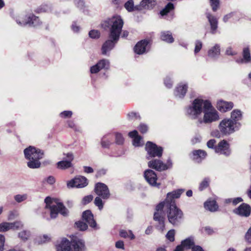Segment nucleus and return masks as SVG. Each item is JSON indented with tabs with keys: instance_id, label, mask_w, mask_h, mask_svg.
Wrapping results in <instances>:
<instances>
[{
	"instance_id": "obj_1",
	"label": "nucleus",
	"mask_w": 251,
	"mask_h": 251,
	"mask_svg": "<svg viewBox=\"0 0 251 251\" xmlns=\"http://www.w3.org/2000/svg\"><path fill=\"white\" fill-rule=\"evenodd\" d=\"M184 191V189H180L168 193L166 200L156 206L153 219L158 222V226L161 231L165 228L164 209L167 210L168 219L172 224L177 225L182 219L183 212L176 206L175 199L179 198Z\"/></svg>"
},
{
	"instance_id": "obj_2",
	"label": "nucleus",
	"mask_w": 251,
	"mask_h": 251,
	"mask_svg": "<svg viewBox=\"0 0 251 251\" xmlns=\"http://www.w3.org/2000/svg\"><path fill=\"white\" fill-rule=\"evenodd\" d=\"M187 116L198 123L209 124L219 120L218 111L208 100L197 98L186 109Z\"/></svg>"
},
{
	"instance_id": "obj_3",
	"label": "nucleus",
	"mask_w": 251,
	"mask_h": 251,
	"mask_svg": "<svg viewBox=\"0 0 251 251\" xmlns=\"http://www.w3.org/2000/svg\"><path fill=\"white\" fill-rule=\"evenodd\" d=\"M124 22L121 16L114 15L111 18H107L103 21L101 24V26L106 29H109V37L119 39L123 26Z\"/></svg>"
},
{
	"instance_id": "obj_4",
	"label": "nucleus",
	"mask_w": 251,
	"mask_h": 251,
	"mask_svg": "<svg viewBox=\"0 0 251 251\" xmlns=\"http://www.w3.org/2000/svg\"><path fill=\"white\" fill-rule=\"evenodd\" d=\"M25 158L28 160L27 166L31 169L38 168L41 166L40 160L43 157L44 153L40 150L29 146L24 150Z\"/></svg>"
},
{
	"instance_id": "obj_5",
	"label": "nucleus",
	"mask_w": 251,
	"mask_h": 251,
	"mask_svg": "<svg viewBox=\"0 0 251 251\" xmlns=\"http://www.w3.org/2000/svg\"><path fill=\"white\" fill-rule=\"evenodd\" d=\"M46 208L50 209V215L51 218H55L58 213L63 216H66L68 213V210L63 204L56 199H52L48 197L45 199Z\"/></svg>"
},
{
	"instance_id": "obj_6",
	"label": "nucleus",
	"mask_w": 251,
	"mask_h": 251,
	"mask_svg": "<svg viewBox=\"0 0 251 251\" xmlns=\"http://www.w3.org/2000/svg\"><path fill=\"white\" fill-rule=\"evenodd\" d=\"M239 125V123H234L231 119H226L220 123L219 128L223 134L228 135L234 132L238 128Z\"/></svg>"
},
{
	"instance_id": "obj_7",
	"label": "nucleus",
	"mask_w": 251,
	"mask_h": 251,
	"mask_svg": "<svg viewBox=\"0 0 251 251\" xmlns=\"http://www.w3.org/2000/svg\"><path fill=\"white\" fill-rule=\"evenodd\" d=\"M172 163L168 160L167 164H164L159 159H152L148 162V166L158 171L167 170L172 167Z\"/></svg>"
},
{
	"instance_id": "obj_8",
	"label": "nucleus",
	"mask_w": 251,
	"mask_h": 251,
	"mask_svg": "<svg viewBox=\"0 0 251 251\" xmlns=\"http://www.w3.org/2000/svg\"><path fill=\"white\" fill-rule=\"evenodd\" d=\"M146 150L150 157H160L162 156L163 148L161 147H158L152 142L149 141L147 143Z\"/></svg>"
},
{
	"instance_id": "obj_9",
	"label": "nucleus",
	"mask_w": 251,
	"mask_h": 251,
	"mask_svg": "<svg viewBox=\"0 0 251 251\" xmlns=\"http://www.w3.org/2000/svg\"><path fill=\"white\" fill-rule=\"evenodd\" d=\"M95 192L99 197L103 199H108L110 195L108 187L104 183L98 182L96 184Z\"/></svg>"
},
{
	"instance_id": "obj_10",
	"label": "nucleus",
	"mask_w": 251,
	"mask_h": 251,
	"mask_svg": "<svg viewBox=\"0 0 251 251\" xmlns=\"http://www.w3.org/2000/svg\"><path fill=\"white\" fill-rule=\"evenodd\" d=\"M88 184L87 178L82 176H79L75 177L67 182L68 188H83L86 186Z\"/></svg>"
},
{
	"instance_id": "obj_11",
	"label": "nucleus",
	"mask_w": 251,
	"mask_h": 251,
	"mask_svg": "<svg viewBox=\"0 0 251 251\" xmlns=\"http://www.w3.org/2000/svg\"><path fill=\"white\" fill-rule=\"evenodd\" d=\"M66 158L56 163V167L60 170H66L72 167V161L74 160V155L72 153H68L66 154Z\"/></svg>"
},
{
	"instance_id": "obj_12",
	"label": "nucleus",
	"mask_w": 251,
	"mask_h": 251,
	"mask_svg": "<svg viewBox=\"0 0 251 251\" xmlns=\"http://www.w3.org/2000/svg\"><path fill=\"white\" fill-rule=\"evenodd\" d=\"M17 22L21 25L29 24L33 26H39L41 24V22L38 17L35 16L32 14H30L26 16L22 22H18V21L17 20Z\"/></svg>"
},
{
	"instance_id": "obj_13",
	"label": "nucleus",
	"mask_w": 251,
	"mask_h": 251,
	"mask_svg": "<svg viewBox=\"0 0 251 251\" xmlns=\"http://www.w3.org/2000/svg\"><path fill=\"white\" fill-rule=\"evenodd\" d=\"M216 153L228 156L230 153L229 144L225 140L219 142L217 146L214 148Z\"/></svg>"
},
{
	"instance_id": "obj_14",
	"label": "nucleus",
	"mask_w": 251,
	"mask_h": 251,
	"mask_svg": "<svg viewBox=\"0 0 251 251\" xmlns=\"http://www.w3.org/2000/svg\"><path fill=\"white\" fill-rule=\"evenodd\" d=\"M119 39L109 38L102 45L101 47V53L103 55H108V53L114 47Z\"/></svg>"
},
{
	"instance_id": "obj_15",
	"label": "nucleus",
	"mask_w": 251,
	"mask_h": 251,
	"mask_svg": "<svg viewBox=\"0 0 251 251\" xmlns=\"http://www.w3.org/2000/svg\"><path fill=\"white\" fill-rule=\"evenodd\" d=\"M109 61L106 59L100 60L96 65L90 68L92 74H96L102 69H108L109 67Z\"/></svg>"
},
{
	"instance_id": "obj_16",
	"label": "nucleus",
	"mask_w": 251,
	"mask_h": 251,
	"mask_svg": "<svg viewBox=\"0 0 251 251\" xmlns=\"http://www.w3.org/2000/svg\"><path fill=\"white\" fill-rule=\"evenodd\" d=\"M144 177L147 181L151 186L158 187L160 183H157V175L155 172L151 170H147L144 172Z\"/></svg>"
},
{
	"instance_id": "obj_17",
	"label": "nucleus",
	"mask_w": 251,
	"mask_h": 251,
	"mask_svg": "<svg viewBox=\"0 0 251 251\" xmlns=\"http://www.w3.org/2000/svg\"><path fill=\"white\" fill-rule=\"evenodd\" d=\"M71 251H85L86 248L83 240L77 237L72 239Z\"/></svg>"
},
{
	"instance_id": "obj_18",
	"label": "nucleus",
	"mask_w": 251,
	"mask_h": 251,
	"mask_svg": "<svg viewBox=\"0 0 251 251\" xmlns=\"http://www.w3.org/2000/svg\"><path fill=\"white\" fill-rule=\"evenodd\" d=\"M206 16L210 25V32L212 34H216L218 29V19L209 13H206Z\"/></svg>"
},
{
	"instance_id": "obj_19",
	"label": "nucleus",
	"mask_w": 251,
	"mask_h": 251,
	"mask_svg": "<svg viewBox=\"0 0 251 251\" xmlns=\"http://www.w3.org/2000/svg\"><path fill=\"white\" fill-rule=\"evenodd\" d=\"M82 218L87 224L92 228L97 229V224L94 219L93 215L90 210H86L82 214Z\"/></svg>"
},
{
	"instance_id": "obj_20",
	"label": "nucleus",
	"mask_w": 251,
	"mask_h": 251,
	"mask_svg": "<svg viewBox=\"0 0 251 251\" xmlns=\"http://www.w3.org/2000/svg\"><path fill=\"white\" fill-rule=\"evenodd\" d=\"M251 211V207L248 204L243 203L234 209V212L241 216L248 217L250 215Z\"/></svg>"
},
{
	"instance_id": "obj_21",
	"label": "nucleus",
	"mask_w": 251,
	"mask_h": 251,
	"mask_svg": "<svg viewBox=\"0 0 251 251\" xmlns=\"http://www.w3.org/2000/svg\"><path fill=\"white\" fill-rule=\"evenodd\" d=\"M155 4V0H142L140 4L136 5V8L137 10L150 9L152 8Z\"/></svg>"
},
{
	"instance_id": "obj_22",
	"label": "nucleus",
	"mask_w": 251,
	"mask_h": 251,
	"mask_svg": "<svg viewBox=\"0 0 251 251\" xmlns=\"http://www.w3.org/2000/svg\"><path fill=\"white\" fill-rule=\"evenodd\" d=\"M130 137L133 139V145L135 147H139L143 145L141 136L138 135L137 130H133L128 133Z\"/></svg>"
},
{
	"instance_id": "obj_23",
	"label": "nucleus",
	"mask_w": 251,
	"mask_h": 251,
	"mask_svg": "<svg viewBox=\"0 0 251 251\" xmlns=\"http://www.w3.org/2000/svg\"><path fill=\"white\" fill-rule=\"evenodd\" d=\"M233 104L231 102H227L224 100H219L217 102V107L219 111L225 112L232 108Z\"/></svg>"
},
{
	"instance_id": "obj_24",
	"label": "nucleus",
	"mask_w": 251,
	"mask_h": 251,
	"mask_svg": "<svg viewBox=\"0 0 251 251\" xmlns=\"http://www.w3.org/2000/svg\"><path fill=\"white\" fill-rule=\"evenodd\" d=\"M187 85L184 83H180L176 88L175 90V95L178 98H182L185 95L187 91Z\"/></svg>"
},
{
	"instance_id": "obj_25",
	"label": "nucleus",
	"mask_w": 251,
	"mask_h": 251,
	"mask_svg": "<svg viewBox=\"0 0 251 251\" xmlns=\"http://www.w3.org/2000/svg\"><path fill=\"white\" fill-rule=\"evenodd\" d=\"M148 42L144 40L138 42L134 47V51L138 54H142L146 51Z\"/></svg>"
},
{
	"instance_id": "obj_26",
	"label": "nucleus",
	"mask_w": 251,
	"mask_h": 251,
	"mask_svg": "<svg viewBox=\"0 0 251 251\" xmlns=\"http://www.w3.org/2000/svg\"><path fill=\"white\" fill-rule=\"evenodd\" d=\"M220 46L218 44L215 45L208 51V56L211 58L216 59L220 54Z\"/></svg>"
},
{
	"instance_id": "obj_27",
	"label": "nucleus",
	"mask_w": 251,
	"mask_h": 251,
	"mask_svg": "<svg viewBox=\"0 0 251 251\" xmlns=\"http://www.w3.org/2000/svg\"><path fill=\"white\" fill-rule=\"evenodd\" d=\"M57 251H70L71 244L66 239H63L60 243L56 246Z\"/></svg>"
},
{
	"instance_id": "obj_28",
	"label": "nucleus",
	"mask_w": 251,
	"mask_h": 251,
	"mask_svg": "<svg viewBox=\"0 0 251 251\" xmlns=\"http://www.w3.org/2000/svg\"><path fill=\"white\" fill-rule=\"evenodd\" d=\"M193 159L197 162H200L205 158L207 154L206 152L201 150H196L193 151Z\"/></svg>"
},
{
	"instance_id": "obj_29",
	"label": "nucleus",
	"mask_w": 251,
	"mask_h": 251,
	"mask_svg": "<svg viewBox=\"0 0 251 251\" xmlns=\"http://www.w3.org/2000/svg\"><path fill=\"white\" fill-rule=\"evenodd\" d=\"M243 56V58L236 60V62L238 63H247L251 61V54L248 48L244 49Z\"/></svg>"
},
{
	"instance_id": "obj_30",
	"label": "nucleus",
	"mask_w": 251,
	"mask_h": 251,
	"mask_svg": "<svg viewBox=\"0 0 251 251\" xmlns=\"http://www.w3.org/2000/svg\"><path fill=\"white\" fill-rule=\"evenodd\" d=\"M204 207L211 212H214L218 209V206L215 201H209L204 203Z\"/></svg>"
},
{
	"instance_id": "obj_31",
	"label": "nucleus",
	"mask_w": 251,
	"mask_h": 251,
	"mask_svg": "<svg viewBox=\"0 0 251 251\" xmlns=\"http://www.w3.org/2000/svg\"><path fill=\"white\" fill-rule=\"evenodd\" d=\"M18 237L23 242H26L29 239L31 233L29 230H23L18 233Z\"/></svg>"
},
{
	"instance_id": "obj_32",
	"label": "nucleus",
	"mask_w": 251,
	"mask_h": 251,
	"mask_svg": "<svg viewBox=\"0 0 251 251\" xmlns=\"http://www.w3.org/2000/svg\"><path fill=\"white\" fill-rule=\"evenodd\" d=\"M180 245L186 250L192 249L194 245V240L192 238H188L182 241Z\"/></svg>"
},
{
	"instance_id": "obj_33",
	"label": "nucleus",
	"mask_w": 251,
	"mask_h": 251,
	"mask_svg": "<svg viewBox=\"0 0 251 251\" xmlns=\"http://www.w3.org/2000/svg\"><path fill=\"white\" fill-rule=\"evenodd\" d=\"M161 38L163 41L171 43L174 41L171 33L169 31L162 32L161 35Z\"/></svg>"
},
{
	"instance_id": "obj_34",
	"label": "nucleus",
	"mask_w": 251,
	"mask_h": 251,
	"mask_svg": "<svg viewBox=\"0 0 251 251\" xmlns=\"http://www.w3.org/2000/svg\"><path fill=\"white\" fill-rule=\"evenodd\" d=\"M111 135L107 134L104 136L101 139V145L103 148H108L111 144Z\"/></svg>"
},
{
	"instance_id": "obj_35",
	"label": "nucleus",
	"mask_w": 251,
	"mask_h": 251,
	"mask_svg": "<svg viewBox=\"0 0 251 251\" xmlns=\"http://www.w3.org/2000/svg\"><path fill=\"white\" fill-rule=\"evenodd\" d=\"M242 118V113L241 111L239 110H234L231 113V120L234 123H237V121H239Z\"/></svg>"
},
{
	"instance_id": "obj_36",
	"label": "nucleus",
	"mask_w": 251,
	"mask_h": 251,
	"mask_svg": "<svg viewBox=\"0 0 251 251\" xmlns=\"http://www.w3.org/2000/svg\"><path fill=\"white\" fill-rule=\"evenodd\" d=\"M125 8L128 12L137 10L136 8V5L134 6V2L132 0H129L126 1L125 4Z\"/></svg>"
},
{
	"instance_id": "obj_37",
	"label": "nucleus",
	"mask_w": 251,
	"mask_h": 251,
	"mask_svg": "<svg viewBox=\"0 0 251 251\" xmlns=\"http://www.w3.org/2000/svg\"><path fill=\"white\" fill-rule=\"evenodd\" d=\"M120 235L121 237L125 238L128 237L131 240L135 238V236L131 230L126 231L122 230L120 232Z\"/></svg>"
},
{
	"instance_id": "obj_38",
	"label": "nucleus",
	"mask_w": 251,
	"mask_h": 251,
	"mask_svg": "<svg viewBox=\"0 0 251 251\" xmlns=\"http://www.w3.org/2000/svg\"><path fill=\"white\" fill-rule=\"evenodd\" d=\"M11 224L9 222H3L0 224V232H5L11 229Z\"/></svg>"
},
{
	"instance_id": "obj_39",
	"label": "nucleus",
	"mask_w": 251,
	"mask_h": 251,
	"mask_svg": "<svg viewBox=\"0 0 251 251\" xmlns=\"http://www.w3.org/2000/svg\"><path fill=\"white\" fill-rule=\"evenodd\" d=\"M174 8V4L169 2L166 6L160 11L161 15H165Z\"/></svg>"
},
{
	"instance_id": "obj_40",
	"label": "nucleus",
	"mask_w": 251,
	"mask_h": 251,
	"mask_svg": "<svg viewBox=\"0 0 251 251\" xmlns=\"http://www.w3.org/2000/svg\"><path fill=\"white\" fill-rule=\"evenodd\" d=\"M14 198L16 202L20 203L25 201L27 199V195L26 194L23 195L18 194L14 196Z\"/></svg>"
},
{
	"instance_id": "obj_41",
	"label": "nucleus",
	"mask_w": 251,
	"mask_h": 251,
	"mask_svg": "<svg viewBox=\"0 0 251 251\" xmlns=\"http://www.w3.org/2000/svg\"><path fill=\"white\" fill-rule=\"evenodd\" d=\"M210 5L213 11H216L220 7V0H209Z\"/></svg>"
},
{
	"instance_id": "obj_42",
	"label": "nucleus",
	"mask_w": 251,
	"mask_h": 251,
	"mask_svg": "<svg viewBox=\"0 0 251 251\" xmlns=\"http://www.w3.org/2000/svg\"><path fill=\"white\" fill-rule=\"evenodd\" d=\"M11 224V229H19L22 228L24 226V224L21 221H15L13 223H10Z\"/></svg>"
},
{
	"instance_id": "obj_43",
	"label": "nucleus",
	"mask_w": 251,
	"mask_h": 251,
	"mask_svg": "<svg viewBox=\"0 0 251 251\" xmlns=\"http://www.w3.org/2000/svg\"><path fill=\"white\" fill-rule=\"evenodd\" d=\"M209 181L210 180L208 178H205L200 184V190L202 191L207 188L209 185Z\"/></svg>"
},
{
	"instance_id": "obj_44",
	"label": "nucleus",
	"mask_w": 251,
	"mask_h": 251,
	"mask_svg": "<svg viewBox=\"0 0 251 251\" xmlns=\"http://www.w3.org/2000/svg\"><path fill=\"white\" fill-rule=\"evenodd\" d=\"M115 142L118 145H122L124 143V138L121 133H115Z\"/></svg>"
},
{
	"instance_id": "obj_45",
	"label": "nucleus",
	"mask_w": 251,
	"mask_h": 251,
	"mask_svg": "<svg viewBox=\"0 0 251 251\" xmlns=\"http://www.w3.org/2000/svg\"><path fill=\"white\" fill-rule=\"evenodd\" d=\"M74 3L80 9H82L86 6L85 0H74Z\"/></svg>"
},
{
	"instance_id": "obj_46",
	"label": "nucleus",
	"mask_w": 251,
	"mask_h": 251,
	"mask_svg": "<svg viewBox=\"0 0 251 251\" xmlns=\"http://www.w3.org/2000/svg\"><path fill=\"white\" fill-rule=\"evenodd\" d=\"M76 227L80 230H85L88 228L87 225L81 221H78L75 223Z\"/></svg>"
},
{
	"instance_id": "obj_47",
	"label": "nucleus",
	"mask_w": 251,
	"mask_h": 251,
	"mask_svg": "<svg viewBox=\"0 0 251 251\" xmlns=\"http://www.w3.org/2000/svg\"><path fill=\"white\" fill-rule=\"evenodd\" d=\"M95 204L99 207L100 210H101L103 208V203L102 200L99 197H97L94 200Z\"/></svg>"
},
{
	"instance_id": "obj_48",
	"label": "nucleus",
	"mask_w": 251,
	"mask_h": 251,
	"mask_svg": "<svg viewBox=\"0 0 251 251\" xmlns=\"http://www.w3.org/2000/svg\"><path fill=\"white\" fill-rule=\"evenodd\" d=\"M175 230L171 229L169 230L166 234V238L171 242H173L175 240Z\"/></svg>"
},
{
	"instance_id": "obj_49",
	"label": "nucleus",
	"mask_w": 251,
	"mask_h": 251,
	"mask_svg": "<svg viewBox=\"0 0 251 251\" xmlns=\"http://www.w3.org/2000/svg\"><path fill=\"white\" fill-rule=\"evenodd\" d=\"M202 46V42L200 40H197L195 42V53H198L201 50Z\"/></svg>"
},
{
	"instance_id": "obj_50",
	"label": "nucleus",
	"mask_w": 251,
	"mask_h": 251,
	"mask_svg": "<svg viewBox=\"0 0 251 251\" xmlns=\"http://www.w3.org/2000/svg\"><path fill=\"white\" fill-rule=\"evenodd\" d=\"M89 36L91 38H98L100 36V32L97 30H92L89 33Z\"/></svg>"
},
{
	"instance_id": "obj_51",
	"label": "nucleus",
	"mask_w": 251,
	"mask_h": 251,
	"mask_svg": "<svg viewBox=\"0 0 251 251\" xmlns=\"http://www.w3.org/2000/svg\"><path fill=\"white\" fill-rule=\"evenodd\" d=\"M73 113L71 111H64L60 114V116L63 118H70L72 116Z\"/></svg>"
},
{
	"instance_id": "obj_52",
	"label": "nucleus",
	"mask_w": 251,
	"mask_h": 251,
	"mask_svg": "<svg viewBox=\"0 0 251 251\" xmlns=\"http://www.w3.org/2000/svg\"><path fill=\"white\" fill-rule=\"evenodd\" d=\"M93 199V197L92 195H90L86 196H85L82 199V203L84 204H86L89 203L90 201H92Z\"/></svg>"
},
{
	"instance_id": "obj_53",
	"label": "nucleus",
	"mask_w": 251,
	"mask_h": 251,
	"mask_svg": "<svg viewBox=\"0 0 251 251\" xmlns=\"http://www.w3.org/2000/svg\"><path fill=\"white\" fill-rule=\"evenodd\" d=\"M5 237L4 235L0 234V251H3L5 243Z\"/></svg>"
},
{
	"instance_id": "obj_54",
	"label": "nucleus",
	"mask_w": 251,
	"mask_h": 251,
	"mask_svg": "<svg viewBox=\"0 0 251 251\" xmlns=\"http://www.w3.org/2000/svg\"><path fill=\"white\" fill-rule=\"evenodd\" d=\"M40 238L41 240L38 241V243L40 244L45 243L50 240V237L48 235H44L43 236L40 237Z\"/></svg>"
},
{
	"instance_id": "obj_55",
	"label": "nucleus",
	"mask_w": 251,
	"mask_h": 251,
	"mask_svg": "<svg viewBox=\"0 0 251 251\" xmlns=\"http://www.w3.org/2000/svg\"><path fill=\"white\" fill-rule=\"evenodd\" d=\"M164 84L165 86L168 88H171L173 85V83L171 79L168 77H167L164 80Z\"/></svg>"
},
{
	"instance_id": "obj_56",
	"label": "nucleus",
	"mask_w": 251,
	"mask_h": 251,
	"mask_svg": "<svg viewBox=\"0 0 251 251\" xmlns=\"http://www.w3.org/2000/svg\"><path fill=\"white\" fill-rule=\"evenodd\" d=\"M139 130L142 133H146L148 129V126L144 124H141L139 126Z\"/></svg>"
},
{
	"instance_id": "obj_57",
	"label": "nucleus",
	"mask_w": 251,
	"mask_h": 251,
	"mask_svg": "<svg viewBox=\"0 0 251 251\" xmlns=\"http://www.w3.org/2000/svg\"><path fill=\"white\" fill-rule=\"evenodd\" d=\"M115 247L117 249L124 250L125 246L124 242L121 240L116 242L115 243Z\"/></svg>"
},
{
	"instance_id": "obj_58",
	"label": "nucleus",
	"mask_w": 251,
	"mask_h": 251,
	"mask_svg": "<svg viewBox=\"0 0 251 251\" xmlns=\"http://www.w3.org/2000/svg\"><path fill=\"white\" fill-rule=\"evenodd\" d=\"M245 238L248 242L251 243V227L247 232L245 235Z\"/></svg>"
},
{
	"instance_id": "obj_59",
	"label": "nucleus",
	"mask_w": 251,
	"mask_h": 251,
	"mask_svg": "<svg viewBox=\"0 0 251 251\" xmlns=\"http://www.w3.org/2000/svg\"><path fill=\"white\" fill-rule=\"evenodd\" d=\"M46 181L50 184H53L55 182V178L52 176H50L46 178Z\"/></svg>"
},
{
	"instance_id": "obj_60",
	"label": "nucleus",
	"mask_w": 251,
	"mask_h": 251,
	"mask_svg": "<svg viewBox=\"0 0 251 251\" xmlns=\"http://www.w3.org/2000/svg\"><path fill=\"white\" fill-rule=\"evenodd\" d=\"M215 143H216V141L215 139H211L207 142V146L209 148L212 149L214 148Z\"/></svg>"
},
{
	"instance_id": "obj_61",
	"label": "nucleus",
	"mask_w": 251,
	"mask_h": 251,
	"mask_svg": "<svg viewBox=\"0 0 251 251\" xmlns=\"http://www.w3.org/2000/svg\"><path fill=\"white\" fill-rule=\"evenodd\" d=\"M234 13L233 12L226 15L223 18V21L225 23L227 22L229 19L234 16Z\"/></svg>"
},
{
	"instance_id": "obj_62",
	"label": "nucleus",
	"mask_w": 251,
	"mask_h": 251,
	"mask_svg": "<svg viewBox=\"0 0 251 251\" xmlns=\"http://www.w3.org/2000/svg\"><path fill=\"white\" fill-rule=\"evenodd\" d=\"M127 116L128 118L130 119H132L133 118H137L138 117H139L137 113L133 112L129 113Z\"/></svg>"
},
{
	"instance_id": "obj_63",
	"label": "nucleus",
	"mask_w": 251,
	"mask_h": 251,
	"mask_svg": "<svg viewBox=\"0 0 251 251\" xmlns=\"http://www.w3.org/2000/svg\"><path fill=\"white\" fill-rule=\"evenodd\" d=\"M84 171L87 173H92L94 172L93 168L91 167L84 166Z\"/></svg>"
},
{
	"instance_id": "obj_64",
	"label": "nucleus",
	"mask_w": 251,
	"mask_h": 251,
	"mask_svg": "<svg viewBox=\"0 0 251 251\" xmlns=\"http://www.w3.org/2000/svg\"><path fill=\"white\" fill-rule=\"evenodd\" d=\"M192 251H204L202 248L199 246H194Z\"/></svg>"
}]
</instances>
